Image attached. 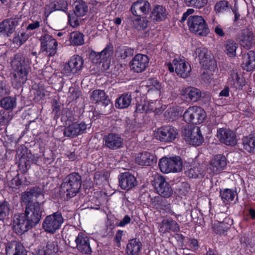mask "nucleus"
I'll use <instances>...</instances> for the list:
<instances>
[{"label":"nucleus","instance_id":"f257e3e1","mask_svg":"<svg viewBox=\"0 0 255 255\" xmlns=\"http://www.w3.org/2000/svg\"><path fill=\"white\" fill-rule=\"evenodd\" d=\"M30 61L22 53L16 54L11 61V66L14 70L12 83L13 86L18 88L25 83L30 70Z\"/></svg>","mask_w":255,"mask_h":255},{"label":"nucleus","instance_id":"f03ea898","mask_svg":"<svg viewBox=\"0 0 255 255\" xmlns=\"http://www.w3.org/2000/svg\"><path fill=\"white\" fill-rule=\"evenodd\" d=\"M82 179L81 176L76 172L69 174L61 185L62 193H66L68 198L75 196L81 188Z\"/></svg>","mask_w":255,"mask_h":255},{"label":"nucleus","instance_id":"7ed1b4c3","mask_svg":"<svg viewBox=\"0 0 255 255\" xmlns=\"http://www.w3.org/2000/svg\"><path fill=\"white\" fill-rule=\"evenodd\" d=\"M189 30L200 36H206L210 32L209 28L202 16H190L187 19Z\"/></svg>","mask_w":255,"mask_h":255},{"label":"nucleus","instance_id":"20e7f679","mask_svg":"<svg viewBox=\"0 0 255 255\" xmlns=\"http://www.w3.org/2000/svg\"><path fill=\"white\" fill-rule=\"evenodd\" d=\"M158 166L163 173L179 172L182 170L183 162L180 157H163L159 161Z\"/></svg>","mask_w":255,"mask_h":255},{"label":"nucleus","instance_id":"39448f33","mask_svg":"<svg viewBox=\"0 0 255 255\" xmlns=\"http://www.w3.org/2000/svg\"><path fill=\"white\" fill-rule=\"evenodd\" d=\"M63 222L64 219L61 212H56L45 217L42 228L46 232L54 234L60 228Z\"/></svg>","mask_w":255,"mask_h":255},{"label":"nucleus","instance_id":"423d86ee","mask_svg":"<svg viewBox=\"0 0 255 255\" xmlns=\"http://www.w3.org/2000/svg\"><path fill=\"white\" fill-rule=\"evenodd\" d=\"M206 114L201 107L193 106L188 108L183 115V119L187 123L200 124L203 122Z\"/></svg>","mask_w":255,"mask_h":255},{"label":"nucleus","instance_id":"0eeeda50","mask_svg":"<svg viewBox=\"0 0 255 255\" xmlns=\"http://www.w3.org/2000/svg\"><path fill=\"white\" fill-rule=\"evenodd\" d=\"M167 67L171 72L174 70L177 74L180 77L186 78L190 75L191 68L188 62L184 59H175L172 63L167 64Z\"/></svg>","mask_w":255,"mask_h":255},{"label":"nucleus","instance_id":"6e6552de","mask_svg":"<svg viewBox=\"0 0 255 255\" xmlns=\"http://www.w3.org/2000/svg\"><path fill=\"white\" fill-rule=\"evenodd\" d=\"M43 211L44 209L42 204L36 201L33 204L26 205L24 214L30 222L35 226L41 220Z\"/></svg>","mask_w":255,"mask_h":255},{"label":"nucleus","instance_id":"1a4fd4ad","mask_svg":"<svg viewBox=\"0 0 255 255\" xmlns=\"http://www.w3.org/2000/svg\"><path fill=\"white\" fill-rule=\"evenodd\" d=\"M88 6L85 2L82 0H77L74 2V12L68 14V19L70 24L72 27H76L79 24V19L78 17L84 16L88 11Z\"/></svg>","mask_w":255,"mask_h":255},{"label":"nucleus","instance_id":"9d476101","mask_svg":"<svg viewBox=\"0 0 255 255\" xmlns=\"http://www.w3.org/2000/svg\"><path fill=\"white\" fill-rule=\"evenodd\" d=\"M40 40L41 51L45 52L46 56H52L56 53L58 43L51 35L44 34L41 36Z\"/></svg>","mask_w":255,"mask_h":255},{"label":"nucleus","instance_id":"9b49d317","mask_svg":"<svg viewBox=\"0 0 255 255\" xmlns=\"http://www.w3.org/2000/svg\"><path fill=\"white\" fill-rule=\"evenodd\" d=\"M83 63V59L80 56L74 55L64 65L62 73L66 76L75 74L82 70Z\"/></svg>","mask_w":255,"mask_h":255},{"label":"nucleus","instance_id":"f8f14e48","mask_svg":"<svg viewBox=\"0 0 255 255\" xmlns=\"http://www.w3.org/2000/svg\"><path fill=\"white\" fill-rule=\"evenodd\" d=\"M185 140L189 144L199 146L203 141L200 129L198 127L185 128L183 132Z\"/></svg>","mask_w":255,"mask_h":255},{"label":"nucleus","instance_id":"ddd939ff","mask_svg":"<svg viewBox=\"0 0 255 255\" xmlns=\"http://www.w3.org/2000/svg\"><path fill=\"white\" fill-rule=\"evenodd\" d=\"M13 222V228L17 234H22L34 226L24 214H15Z\"/></svg>","mask_w":255,"mask_h":255},{"label":"nucleus","instance_id":"4468645a","mask_svg":"<svg viewBox=\"0 0 255 255\" xmlns=\"http://www.w3.org/2000/svg\"><path fill=\"white\" fill-rule=\"evenodd\" d=\"M177 135V129L170 126L159 128L155 133L156 138L164 142H172L176 138Z\"/></svg>","mask_w":255,"mask_h":255},{"label":"nucleus","instance_id":"2eb2a0df","mask_svg":"<svg viewBox=\"0 0 255 255\" xmlns=\"http://www.w3.org/2000/svg\"><path fill=\"white\" fill-rule=\"evenodd\" d=\"M154 186L157 193L163 197H169L172 194V189L164 177L157 175L154 179Z\"/></svg>","mask_w":255,"mask_h":255},{"label":"nucleus","instance_id":"dca6fc26","mask_svg":"<svg viewBox=\"0 0 255 255\" xmlns=\"http://www.w3.org/2000/svg\"><path fill=\"white\" fill-rule=\"evenodd\" d=\"M149 63L148 57L142 54H137L134 56L129 63L131 70L136 73L144 71Z\"/></svg>","mask_w":255,"mask_h":255},{"label":"nucleus","instance_id":"f3484780","mask_svg":"<svg viewBox=\"0 0 255 255\" xmlns=\"http://www.w3.org/2000/svg\"><path fill=\"white\" fill-rule=\"evenodd\" d=\"M226 164L225 157L221 154L217 155L211 160L207 170L209 174L216 175L222 171Z\"/></svg>","mask_w":255,"mask_h":255},{"label":"nucleus","instance_id":"a211bd4d","mask_svg":"<svg viewBox=\"0 0 255 255\" xmlns=\"http://www.w3.org/2000/svg\"><path fill=\"white\" fill-rule=\"evenodd\" d=\"M105 146L112 150H116L123 147L124 139L121 136L115 133H110L104 137Z\"/></svg>","mask_w":255,"mask_h":255},{"label":"nucleus","instance_id":"6ab92c4d","mask_svg":"<svg viewBox=\"0 0 255 255\" xmlns=\"http://www.w3.org/2000/svg\"><path fill=\"white\" fill-rule=\"evenodd\" d=\"M76 248L81 253L85 255L90 254L92 249L90 246V239L86 234L79 233L75 239Z\"/></svg>","mask_w":255,"mask_h":255},{"label":"nucleus","instance_id":"aec40b11","mask_svg":"<svg viewBox=\"0 0 255 255\" xmlns=\"http://www.w3.org/2000/svg\"><path fill=\"white\" fill-rule=\"evenodd\" d=\"M217 136L220 141L227 145H235L237 139L234 132L229 129L221 128L218 130Z\"/></svg>","mask_w":255,"mask_h":255},{"label":"nucleus","instance_id":"412c9836","mask_svg":"<svg viewBox=\"0 0 255 255\" xmlns=\"http://www.w3.org/2000/svg\"><path fill=\"white\" fill-rule=\"evenodd\" d=\"M179 94L187 101L192 102L198 101L201 97V91L193 87H184L179 90Z\"/></svg>","mask_w":255,"mask_h":255},{"label":"nucleus","instance_id":"4be33fe9","mask_svg":"<svg viewBox=\"0 0 255 255\" xmlns=\"http://www.w3.org/2000/svg\"><path fill=\"white\" fill-rule=\"evenodd\" d=\"M87 128V125L81 122H75L69 125L64 129V134L69 137H74L84 133Z\"/></svg>","mask_w":255,"mask_h":255},{"label":"nucleus","instance_id":"5701e85b","mask_svg":"<svg viewBox=\"0 0 255 255\" xmlns=\"http://www.w3.org/2000/svg\"><path fill=\"white\" fill-rule=\"evenodd\" d=\"M119 184L124 190H129L137 185L135 177L129 172H125L120 175Z\"/></svg>","mask_w":255,"mask_h":255},{"label":"nucleus","instance_id":"b1692460","mask_svg":"<svg viewBox=\"0 0 255 255\" xmlns=\"http://www.w3.org/2000/svg\"><path fill=\"white\" fill-rule=\"evenodd\" d=\"M159 232L161 235L172 231L174 232L179 231L180 227L177 223L171 219H165L159 223Z\"/></svg>","mask_w":255,"mask_h":255},{"label":"nucleus","instance_id":"393cba45","mask_svg":"<svg viewBox=\"0 0 255 255\" xmlns=\"http://www.w3.org/2000/svg\"><path fill=\"white\" fill-rule=\"evenodd\" d=\"M5 251L6 255H27V251L23 246L17 241L8 243Z\"/></svg>","mask_w":255,"mask_h":255},{"label":"nucleus","instance_id":"a878e982","mask_svg":"<svg viewBox=\"0 0 255 255\" xmlns=\"http://www.w3.org/2000/svg\"><path fill=\"white\" fill-rule=\"evenodd\" d=\"M18 24V18H13L4 20L0 23V32L9 36Z\"/></svg>","mask_w":255,"mask_h":255},{"label":"nucleus","instance_id":"bb28decb","mask_svg":"<svg viewBox=\"0 0 255 255\" xmlns=\"http://www.w3.org/2000/svg\"><path fill=\"white\" fill-rule=\"evenodd\" d=\"M135 161L139 165L151 166L156 162L157 159L152 153L144 151L137 155Z\"/></svg>","mask_w":255,"mask_h":255},{"label":"nucleus","instance_id":"cd10ccee","mask_svg":"<svg viewBox=\"0 0 255 255\" xmlns=\"http://www.w3.org/2000/svg\"><path fill=\"white\" fill-rule=\"evenodd\" d=\"M194 54L195 58L205 68H208L210 63L212 62L209 52L204 47L197 48Z\"/></svg>","mask_w":255,"mask_h":255},{"label":"nucleus","instance_id":"c85d7f7f","mask_svg":"<svg viewBox=\"0 0 255 255\" xmlns=\"http://www.w3.org/2000/svg\"><path fill=\"white\" fill-rule=\"evenodd\" d=\"M67 2L65 0H52L45 7V14L48 16L52 11L67 9Z\"/></svg>","mask_w":255,"mask_h":255},{"label":"nucleus","instance_id":"c756f323","mask_svg":"<svg viewBox=\"0 0 255 255\" xmlns=\"http://www.w3.org/2000/svg\"><path fill=\"white\" fill-rule=\"evenodd\" d=\"M150 3L146 0H137L132 3L130 11L132 15L142 13L146 14L148 13L150 9Z\"/></svg>","mask_w":255,"mask_h":255},{"label":"nucleus","instance_id":"7c9ffc66","mask_svg":"<svg viewBox=\"0 0 255 255\" xmlns=\"http://www.w3.org/2000/svg\"><path fill=\"white\" fill-rule=\"evenodd\" d=\"M128 23L138 30L145 29L147 25L148 21L144 17H141L139 14L133 15L128 18Z\"/></svg>","mask_w":255,"mask_h":255},{"label":"nucleus","instance_id":"2f4dec72","mask_svg":"<svg viewBox=\"0 0 255 255\" xmlns=\"http://www.w3.org/2000/svg\"><path fill=\"white\" fill-rule=\"evenodd\" d=\"M243 68L247 71H250L255 69V52L250 51L243 55L242 62Z\"/></svg>","mask_w":255,"mask_h":255},{"label":"nucleus","instance_id":"473e14b6","mask_svg":"<svg viewBox=\"0 0 255 255\" xmlns=\"http://www.w3.org/2000/svg\"><path fill=\"white\" fill-rule=\"evenodd\" d=\"M90 100L94 103H101L103 105L107 106L110 103V101L105 92L102 90H94L90 95Z\"/></svg>","mask_w":255,"mask_h":255},{"label":"nucleus","instance_id":"72a5a7b5","mask_svg":"<svg viewBox=\"0 0 255 255\" xmlns=\"http://www.w3.org/2000/svg\"><path fill=\"white\" fill-rule=\"evenodd\" d=\"M230 85L236 89H242L245 85V81L244 78L240 76L236 71L233 70L228 79Z\"/></svg>","mask_w":255,"mask_h":255},{"label":"nucleus","instance_id":"f704fd0d","mask_svg":"<svg viewBox=\"0 0 255 255\" xmlns=\"http://www.w3.org/2000/svg\"><path fill=\"white\" fill-rule=\"evenodd\" d=\"M43 195L41 193L35 191L34 189L30 190L22 193L21 200L26 206L32 204L31 202L38 198H43Z\"/></svg>","mask_w":255,"mask_h":255},{"label":"nucleus","instance_id":"c9c22d12","mask_svg":"<svg viewBox=\"0 0 255 255\" xmlns=\"http://www.w3.org/2000/svg\"><path fill=\"white\" fill-rule=\"evenodd\" d=\"M142 244L136 239L129 241L126 248L127 255H139L141 249Z\"/></svg>","mask_w":255,"mask_h":255},{"label":"nucleus","instance_id":"e433bc0d","mask_svg":"<svg viewBox=\"0 0 255 255\" xmlns=\"http://www.w3.org/2000/svg\"><path fill=\"white\" fill-rule=\"evenodd\" d=\"M253 33L248 29H244L240 37L241 45L247 49H250L253 41Z\"/></svg>","mask_w":255,"mask_h":255},{"label":"nucleus","instance_id":"4c0bfd02","mask_svg":"<svg viewBox=\"0 0 255 255\" xmlns=\"http://www.w3.org/2000/svg\"><path fill=\"white\" fill-rule=\"evenodd\" d=\"M167 15L166 8L162 5H157L153 9L151 17L155 21H161L164 19Z\"/></svg>","mask_w":255,"mask_h":255},{"label":"nucleus","instance_id":"58836bf2","mask_svg":"<svg viewBox=\"0 0 255 255\" xmlns=\"http://www.w3.org/2000/svg\"><path fill=\"white\" fill-rule=\"evenodd\" d=\"M157 104H159L157 101L149 102H144L143 103L138 105L136 107V111L139 112H147L148 111H155L157 112L159 109L156 107Z\"/></svg>","mask_w":255,"mask_h":255},{"label":"nucleus","instance_id":"ea45409f","mask_svg":"<svg viewBox=\"0 0 255 255\" xmlns=\"http://www.w3.org/2000/svg\"><path fill=\"white\" fill-rule=\"evenodd\" d=\"M131 96L129 94H123L116 101L115 106L119 109L128 108L131 104Z\"/></svg>","mask_w":255,"mask_h":255},{"label":"nucleus","instance_id":"a19ab883","mask_svg":"<svg viewBox=\"0 0 255 255\" xmlns=\"http://www.w3.org/2000/svg\"><path fill=\"white\" fill-rule=\"evenodd\" d=\"M238 44L235 41L229 39L225 43V52L228 56L233 57L236 55V50Z\"/></svg>","mask_w":255,"mask_h":255},{"label":"nucleus","instance_id":"79ce46f5","mask_svg":"<svg viewBox=\"0 0 255 255\" xmlns=\"http://www.w3.org/2000/svg\"><path fill=\"white\" fill-rule=\"evenodd\" d=\"M134 50L131 48L127 46H120L116 50V54L118 57L125 59L133 54Z\"/></svg>","mask_w":255,"mask_h":255},{"label":"nucleus","instance_id":"37998d69","mask_svg":"<svg viewBox=\"0 0 255 255\" xmlns=\"http://www.w3.org/2000/svg\"><path fill=\"white\" fill-rule=\"evenodd\" d=\"M236 195V192L230 189H225L220 192V196L223 202L227 204L232 201Z\"/></svg>","mask_w":255,"mask_h":255},{"label":"nucleus","instance_id":"c03bdc74","mask_svg":"<svg viewBox=\"0 0 255 255\" xmlns=\"http://www.w3.org/2000/svg\"><path fill=\"white\" fill-rule=\"evenodd\" d=\"M187 174L190 178L203 177L204 176V171L200 165H198L191 168L188 171Z\"/></svg>","mask_w":255,"mask_h":255},{"label":"nucleus","instance_id":"a18cd8bd","mask_svg":"<svg viewBox=\"0 0 255 255\" xmlns=\"http://www.w3.org/2000/svg\"><path fill=\"white\" fill-rule=\"evenodd\" d=\"M28 38V35L25 32L15 33L12 39V42L16 46L19 47L23 44Z\"/></svg>","mask_w":255,"mask_h":255},{"label":"nucleus","instance_id":"49530a36","mask_svg":"<svg viewBox=\"0 0 255 255\" xmlns=\"http://www.w3.org/2000/svg\"><path fill=\"white\" fill-rule=\"evenodd\" d=\"M70 40L73 45H82L84 43L83 35L78 31L73 32L70 34Z\"/></svg>","mask_w":255,"mask_h":255},{"label":"nucleus","instance_id":"de8ad7c7","mask_svg":"<svg viewBox=\"0 0 255 255\" xmlns=\"http://www.w3.org/2000/svg\"><path fill=\"white\" fill-rule=\"evenodd\" d=\"M0 105L6 110L12 109L16 106V99L10 97H5L0 101Z\"/></svg>","mask_w":255,"mask_h":255},{"label":"nucleus","instance_id":"09e8293b","mask_svg":"<svg viewBox=\"0 0 255 255\" xmlns=\"http://www.w3.org/2000/svg\"><path fill=\"white\" fill-rule=\"evenodd\" d=\"M45 249L47 255H59L57 243L55 242H48Z\"/></svg>","mask_w":255,"mask_h":255},{"label":"nucleus","instance_id":"8fccbe9b","mask_svg":"<svg viewBox=\"0 0 255 255\" xmlns=\"http://www.w3.org/2000/svg\"><path fill=\"white\" fill-rule=\"evenodd\" d=\"M229 228V225H228L224 221V222L215 223L213 229L215 233L218 234H223L226 232Z\"/></svg>","mask_w":255,"mask_h":255},{"label":"nucleus","instance_id":"3c124183","mask_svg":"<svg viewBox=\"0 0 255 255\" xmlns=\"http://www.w3.org/2000/svg\"><path fill=\"white\" fill-rule=\"evenodd\" d=\"M10 212V205L6 201L0 202V220L8 216Z\"/></svg>","mask_w":255,"mask_h":255},{"label":"nucleus","instance_id":"603ef678","mask_svg":"<svg viewBox=\"0 0 255 255\" xmlns=\"http://www.w3.org/2000/svg\"><path fill=\"white\" fill-rule=\"evenodd\" d=\"M244 148L249 152L254 153V136H246L243 139Z\"/></svg>","mask_w":255,"mask_h":255},{"label":"nucleus","instance_id":"864d4df0","mask_svg":"<svg viewBox=\"0 0 255 255\" xmlns=\"http://www.w3.org/2000/svg\"><path fill=\"white\" fill-rule=\"evenodd\" d=\"M147 86L149 88L148 92H151L153 91H156L158 93H159V90L161 89V85L155 79H149L147 81Z\"/></svg>","mask_w":255,"mask_h":255},{"label":"nucleus","instance_id":"5fc2aeb1","mask_svg":"<svg viewBox=\"0 0 255 255\" xmlns=\"http://www.w3.org/2000/svg\"><path fill=\"white\" fill-rule=\"evenodd\" d=\"M114 51V47L112 43H108L106 47L100 52L104 60H106L111 57Z\"/></svg>","mask_w":255,"mask_h":255},{"label":"nucleus","instance_id":"6e6d98bb","mask_svg":"<svg viewBox=\"0 0 255 255\" xmlns=\"http://www.w3.org/2000/svg\"><path fill=\"white\" fill-rule=\"evenodd\" d=\"M228 9V2L225 0H221L217 2L215 6V10L217 13H223Z\"/></svg>","mask_w":255,"mask_h":255},{"label":"nucleus","instance_id":"4d7b16f0","mask_svg":"<svg viewBox=\"0 0 255 255\" xmlns=\"http://www.w3.org/2000/svg\"><path fill=\"white\" fill-rule=\"evenodd\" d=\"M185 2L189 6H194L199 8L203 7L207 3V0H185Z\"/></svg>","mask_w":255,"mask_h":255},{"label":"nucleus","instance_id":"13d9d810","mask_svg":"<svg viewBox=\"0 0 255 255\" xmlns=\"http://www.w3.org/2000/svg\"><path fill=\"white\" fill-rule=\"evenodd\" d=\"M90 57L92 62L96 64L101 63L103 61L102 56L100 52L92 51L90 55Z\"/></svg>","mask_w":255,"mask_h":255},{"label":"nucleus","instance_id":"bf43d9fd","mask_svg":"<svg viewBox=\"0 0 255 255\" xmlns=\"http://www.w3.org/2000/svg\"><path fill=\"white\" fill-rule=\"evenodd\" d=\"M42 22V20L41 18H38L36 20L32 21L31 23L28 25L26 29L30 30L36 29L40 26Z\"/></svg>","mask_w":255,"mask_h":255},{"label":"nucleus","instance_id":"052dcab7","mask_svg":"<svg viewBox=\"0 0 255 255\" xmlns=\"http://www.w3.org/2000/svg\"><path fill=\"white\" fill-rule=\"evenodd\" d=\"M123 234V231L121 230H119L116 234L115 237V242L116 244V246L118 247H121V241L122 240Z\"/></svg>","mask_w":255,"mask_h":255},{"label":"nucleus","instance_id":"680f3d73","mask_svg":"<svg viewBox=\"0 0 255 255\" xmlns=\"http://www.w3.org/2000/svg\"><path fill=\"white\" fill-rule=\"evenodd\" d=\"M188 245L192 250H197L199 247L197 240L194 239L189 240Z\"/></svg>","mask_w":255,"mask_h":255},{"label":"nucleus","instance_id":"e2e57ef3","mask_svg":"<svg viewBox=\"0 0 255 255\" xmlns=\"http://www.w3.org/2000/svg\"><path fill=\"white\" fill-rule=\"evenodd\" d=\"M70 90V95L69 97L72 100H76L80 97L81 93L79 91L75 89H73L72 91L71 89Z\"/></svg>","mask_w":255,"mask_h":255},{"label":"nucleus","instance_id":"0e129e2a","mask_svg":"<svg viewBox=\"0 0 255 255\" xmlns=\"http://www.w3.org/2000/svg\"><path fill=\"white\" fill-rule=\"evenodd\" d=\"M8 91L5 84L1 82H0V96H3L7 94Z\"/></svg>","mask_w":255,"mask_h":255},{"label":"nucleus","instance_id":"69168bd1","mask_svg":"<svg viewBox=\"0 0 255 255\" xmlns=\"http://www.w3.org/2000/svg\"><path fill=\"white\" fill-rule=\"evenodd\" d=\"M215 33L219 35L220 36H224L225 35V33L222 28V27L218 25L215 27Z\"/></svg>","mask_w":255,"mask_h":255},{"label":"nucleus","instance_id":"338daca9","mask_svg":"<svg viewBox=\"0 0 255 255\" xmlns=\"http://www.w3.org/2000/svg\"><path fill=\"white\" fill-rule=\"evenodd\" d=\"M130 221V217L127 215L124 217L123 219L120 222L119 226L121 227H123L126 225L128 224Z\"/></svg>","mask_w":255,"mask_h":255},{"label":"nucleus","instance_id":"774afa93","mask_svg":"<svg viewBox=\"0 0 255 255\" xmlns=\"http://www.w3.org/2000/svg\"><path fill=\"white\" fill-rule=\"evenodd\" d=\"M229 96V88L228 87L224 88L219 93V96L227 97Z\"/></svg>","mask_w":255,"mask_h":255}]
</instances>
